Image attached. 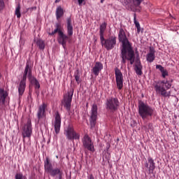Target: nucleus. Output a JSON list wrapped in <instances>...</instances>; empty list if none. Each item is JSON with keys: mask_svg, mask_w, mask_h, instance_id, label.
I'll return each mask as SVG.
<instances>
[{"mask_svg": "<svg viewBox=\"0 0 179 179\" xmlns=\"http://www.w3.org/2000/svg\"><path fill=\"white\" fill-rule=\"evenodd\" d=\"M118 39L120 43H122V44L120 54L122 64L125 65V64H127V61H129L130 64L134 65V62H135V52L127 37L125 31H124V29L122 28H120L119 31Z\"/></svg>", "mask_w": 179, "mask_h": 179, "instance_id": "nucleus-1", "label": "nucleus"}, {"mask_svg": "<svg viewBox=\"0 0 179 179\" xmlns=\"http://www.w3.org/2000/svg\"><path fill=\"white\" fill-rule=\"evenodd\" d=\"M66 29L68 35L64 34V32H59V35L57 37L59 44H61L64 50H66V43H68L69 37L73 36V26H72V20L71 17L67 18Z\"/></svg>", "mask_w": 179, "mask_h": 179, "instance_id": "nucleus-2", "label": "nucleus"}, {"mask_svg": "<svg viewBox=\"0 0 179 179\" xmlns=\"http://www.w3.org/2000/svg\"><path fill=\"white\" fill-rule=\"evenodd\" d=\"M155 92L162 94L163 97H170L171 92H167V90L171 87V83L169 80H159L153 84Z\"/></svg>", "mask_w": 179, "mask_h": 179, "instance_id": "nucleus-3", "label": "nucleus"}, {"mask_svg": "<svg viewBox=\"0 0 179 179\" xmlns=\"http://www.w3.org/2000/svg\"><path fill=\"white\" fill-rule=\"evenodd\" d=\"M33 75L31 74V66L27 62L26 63L25 69L22 74V80L20 82L18 86V93L20 96H23V93H24V90H26V80H27V78L29 79Z\"/></svg>", "mask_w": 179, "mask_h": 179, "instance_id": "nucleus-4", "label": "nucleus"}, {"mask_svg": "<svg viewBox=\"0 0 179 179\" xmlns=\"http://www.w3.org/2000/svg\"><path fill=\"white\" fill-rule=\"evenodd\" d=\"M155 113V109L150 106L141 101L138 103V114L142 120H146L148 117H152Z\"/></svg>", "mask_w": 179, "mask_h": 179, "instance_id": "nucleus-5", "label": "nucleus"}, {"mask_svg": "<svg viewBox=\"0 0 179 179\" xmlns=\"http://www.w3.org/2000/svg\"><path fill=\"white\" fill-rule=\"evenodd\" d=\"M44 167L45 173L50 174L51 177H57L58 176V179H62V170L59 168H55L52 166V164L50 162V159L46 158L44 162Z\"/></svg>", "mask_w": 179, "mask_h": 179, "instance_id": "nucleus-6", "label": "nucleus"}, {"mask_svg": "<svg viewBox=\"0 0 179 179\" xmlns=\"http://www.w3.org/2000/svg\"><path fill=\"white\" fill-rule=\"evenodd\" d=\"M121 2L127 10L139 12L141 10V3L143 2V0H121Z\"/></svg>", "mask_w": 179, "mask_h": 179, "instance_id": "nucleus-7", "label": "nucleus"}, {"mask_svg": "<svg viewBox=\"0 0 179 179\" xmlns=\"http://www.w3.org/2000/svg\"><path fill=\"white\" fill-rule=\"evenodd\" d=\"M101 43L106 50L108 51H110V50H113L114 47L117 45V37L116 36H110L107 39L104 38V36L102 38H100Z\"/></svg>", "mask_w": 179, "mask_h": 179, "instance_id": "nucleus-8", "label": "nucleus"}, {"mask_svg": "<svg viewBox=\"0 0 179 179\" xmlns=\"http://www.w3.org/2000/svg\"><path fill=\"white\" fill-rule=\"evenodd\" d=\"M120 107V101L118 98L111 97L106 100V110L110 113H115Z\"/></svg>", "mask_w": 179, "mask_h": 179, "instance_id": "nucleus-9", "label": "nucleus"}, {"mask_svg": "<svg viewBox=\"0 0 179 179\" xmlns=\"http://www.w3.org/2000/svg\"><path fill=\"white\" fill-rule=\"evenodd\" d=\"M72 97H73V90L70 88L67 92V94L64 95L62 104L64 108L67 111H71V106H72Z\"/></svg>", "mask_w": 179, "mask_h": 179, "instance_id": "nucleus-10", "label": "nucleus"}, {"mask_svg": "<svg viewBox=\"0 0 179 179\" xmlns=\"http://www.w3.org/2000/svg\"><path fill=\"white\" fill-rule=\"evenodd\" d=\"M64 134L66 136V138L69 141H75L80 139V136L79 134H78L76 131H75V129L73 128V126L71 124H69L66 129L64 130Z\"/></svg>", "mask_w": 179, "mask_h": 179, "instance_id": "nucleus-11", "label": "nucleus"}, {"mask_svg": "<svg viewBox=\"0 0 179 179\" xmlns=\"http://www.w3.org/2000/svg\"><path fill=\"white\" fill-rule=\"evenodd\" d=\"M115 76L116 80L117 87L119 90H122L124 87V76L121 72V70L118 68H115Z\"/></svg>", "mask_w": 179, "mask_h": 179, "instance_id": "nucleus-12", "label": "nucleus"}, {"mask_svg": "<svg viewBox=\"0 0 179 179\" xmlns=\"http://www.w3.org/2000/svg\"><path fill=\"white\" fill-rule=\"evenodd\" d=\"M33 134V127H31V120H29L22 127L23 138H31Z\"/></svg>", "mask_w": 179, "mask_h": 179, "instance_id": "nucleus-13", "label": "nucleus"}, {"mask_svg": "<svg viewBox=\"0 0 179 179\" xmlns=\"http://www.w3.org/2000/svg\"><path fill=\"white\" fill-rule=\"evenodd\" d=\"M55 134H58L61 131V114L59 112L56 111L55 113V121L53 123Z\"/></svg>", "mask_w": 179, "mask_h": 179, "instance_id": "nucleus-14", "label": "nucleus"}, {"mask_svg": "<svg viewBox=\"0 0 179 179\" xmlns=\"http://www.w3.org/2000/svg\"><path fill=\"white\" fill-rule=\"evenodd\" d=\"M145 167L148 169V171L150 174H153L155 171V169H156V163H155V160L151 157L148 158V162H145Z\"/></svg>", "mask_w": 179, "mask_h": 179, "instance_id": "nucleus-15", "label": "nucleus"}, {"mask_svg": "<svg viewBox=\"0 0 179 179\" xmlns=\"http://www.w3.org/2000/svg\"><path fill=\"white\" fill-rule=\"evenodd\" d=\"M9 94L5 89L0 88V110L3 107V106H6V99H8V96Z\"/></svg>", "mask_w": 179, "mask_h": 179, "instance_id": "nucleus-16", "label": "nucleus"}, {"mask_svg": "<svg viewBox=\"0 0 179 179\" xmlns=\"http://www.w3.org/2000/svg\"><path fill=\"white\" fill-rule=\"evenodd\" d=\"M47 108V104L43 103L39 106L38 111H37V118L38 120H43V118H45V109Z\"/></svg>", "mask_w": 179, "mask_h": 179, "instance_id": "nucleus-17", "label": "nucleus"}, {"mask_svg": "<svg viewBox=\"0 0 179 179\" xmlns=\"http://www.w3.org/2000/svg\"><path fill=\"white\" fill-rule=\"evenodd\" d=\"M97 120V105H93L92 108V115H91V127L96 125V121Z\"/></svg>", "mask_w": 179, "mask_h": 179, "instance_id": "nucleus-18", "label": "nucleus"}, {"mask_svg": "<svg viewBox=\"0 0 179 179\" xmlns=\"http://www.w3.org/2000/svg\"><path fill=\"white\" fill-rule=\"evenodd\" d=\"M103 69V64L100 62H96L94 66L92 68V73L96 76H99L100 71Z\"/></svg>", "mask_w": 179, "mask_h": 179, "instance_id": "nucleus-19", "label": "nucleus"}, {"mask_svg": "<svg viewBox=\"0 0 179 179\" xmlns=\"http://www.w3.org/2000/svg\"><path fill=\"white\" fill-rule=\"evenodd\" d=\"M156 50L153 48H150V52L146 55V60L148 62H153L155 61L156 56H155Z\"/></svg>", "mask_w": 179, "mask_h": 179, "instance_id": "nucleus-20", "label": "nucleus"}, {"mask_svg": "<svg viewBox=\"0 0 179 179\" xmlns=\"http://www.w3.org/2000/svg\"><path fill=\"white\" fill-rule=\"evenodd\" d=\"M134 71L139 76L142 75V64H141V60L139 59H136Z\"/></svg>", "mask_w": 179, "mask_h": 179, "instance_id": "nucleus-21", "label": "nucleus"}, {"mask_svg": "<svg viewBox=\"0 0 179 179\" xmlns=\"http://www.w3.org/2000/svg\"><path fill=\"white\" fill-rule=\"evenodd\" d=\"M83 143L85 149H87V150H90V137H89V135L85 134L84 136L83 139Z\"/></svg>", "mask_w": 179, "mask_h": 179, "instance_id": "nucleus-22", "label": "nucleus"}, {"mask_svg": "<svg viewBox=\"0 0 179 179\" xmlns=\"http://www.w3.org/2000/svg\"><path fill=\"white\" fill-rule=\"evenodd\" d=\"M63 16H64V9L61 6H59L56 9V19L59 20Z\"/></svg>", "mask_w": 179, "mask_h": 179, "instance_id": "nucleus-23", "label": "nucleus"}, {"mask_svg": "<svg viewBox=\"0 0 179 179\" xmlns=\"http://www.w3.org/2000/svg\"><path fill=\"white\" fill-rule=\"evenodd\" d=\"M29 80L30 83L34 86L35 89H40V83H38V80H37L36 78L32 76L29 79Z\"/></svg>", "mask_w": 179, "mask_h": 179, "instance_id": "nucleus-24", "label": "nucleus"}, {"mask_svg": "<svg viewBox=\"0 0 179 179\" xmlns=\"http://www.w3.org/2000/svg\"><path fill=\"white\" fill-rule=\"evenodd\" d=\"M107 27V24L104 22L100 26V38H103L104 37V31H106V29Z\"/></svg>", "mask_w": 179, "mask_h": 179, "instance_id": "nucleus-25", "label": "nucleus"}, {"mask_svg": "<svg viewBox=\"0 0 179 179\" xmlns=\"http://www.w3.org/2000/svg\"><path fill=\"white\" fill-rule=\"evenodd\" d=\"M134 24L137 29V33L139 34L141 33V24H139V22L136 20V13L134 14Z\"/></svg>", "mask_w": 179, "mask_h": 179, "instance_id": "nucleus-26", "label": "nucleus"}, {"mask_svg": "<svg viewBox=\"0 0 179 179\" xmlns=\"http://www.w3.org/2000/svg\"><path fill=\"white\" fill-rule=\"evenodd\" d=\"M36 44L38 46L39 50H44V48H45V44L44 43V41L41 39L38 40Z\"/></svg>", "mask_w": 179, "mask_h": 179, "instance_id": "nucleus-27", "label": "nucleus"}, {"mask_svg": "<svg viewBox=\"0 0 179 179\" xmlns=\"http://www.w3.org/2000/svg\"><path fill=\"white\" fill-rule=\"evenodd\" d=\"M74 77L76 79V81L79 85L80 83V73H79V70H76L74 73Z\"/></svg>", "mask_w": 179, "mask_h": 179, "instance_id": "nucleus-28", "label": "nucleus"}, {"mask_svg": "<svg viewBox=\"0 0 179 179\" xmlns=\"http://www.w3.org/2000/svg\"><path fill=\"white\" fill-rule=\"evenodd\" d=\"M15 15L17 16L18 19H20V16L22 14L20 13V4H18L15 10Z\"/></svg>", "mask_w": 179, "mask_h": 179, "instance_id": "nucleus-29", "label": "nucleus"}, {"mask_svg": "<svg viewBox=\"0 0 179 179\" xmlns=\"http://www.w3.org/2000/svg\"><path fill=\"white\" fill-rule=\"evenodd\" d=\"M60 32H63L62 30H59L58 29H55L51 33H49L50 36H54V34H56V33H58V36L59 35Z\"/></svg>", "mask_w": 179, "mask_h": 179, "instance_id": "nucleus-30", "label": "nucleus"}, {"mask_svg": "<svg viewBox=\"0 0 179 179\" xmlns=\"http://www.w3.org/2000/svg\"><path fill=\"white\" fill-rule=\"evenodd\" d=\"M15 179H27L26 176H23L22 173H17L15 175Z\"/></svg>", "mask_w": 179, "mask_h": 179, "instance_id": "nucleus-31", "label": "nucleus"}, {"mask_svg": "<svg viewBox=\"0 0 179 179\" xmlns=\"http://www.w3.org/2000/svg\"><path fill=\"white\" fill-rule=\"evenodd\" d=\"M161 73H162V78H166V76H169V72L165 69H164V70L161 71Z\"/></svg>", "mask_w": 179, "mask_h": 179, "instance_id": "nucleus-32", "label": "nucleus"}, {"mask_svg": "<svg viewBox=\"0 0 179 179\" xmlns=\"http://www.w3.org/2000/svg\"><path fill=\"white\" fill-rule=\"evenodd\" d=\"M3 8H5V2L3 0H0V10H3Z\"/></svg>", "mask_w": 179, "mask_h": 179, "instance_id": "nucleus-33", "label": "nucleus"}, {"mask_svg": "<svg viewBox=\"0 0 179 179\" xmlns=\"http://www.w3.org/2000/svg\"><path fill=\"white\" fill-rule=\"evenodd\" d=\"M156 69H159L160 71V72L163 71V70H164V67H163V66L160 65V64H157L156 66Z\"/></svg>", "mask_w": 179, "mask_h": 179, "instance_id": "nucleus-34", "label": "nucleus"}, {"mask_svg": "<svg viewBox=\"0 0 179 179\" xmlns=\"http://www.w3.org/2000/svg\"><path fill=\"white\" fill-rule=\"evenodd\" d=\"M37 10L36 6H34V7H31V8H27L28 12H33V10Z\"/></svg>", "mask_w": 179, "mask_h": 179, "instance_id": "nucleus-35", "label": "nucleus"}, {"mask_svg": "<svg viewBox=\"0 0 179 179\" xmlns=\"http://www.w3.org/2000/svg\"><path fill=\"white\" fill-rule=\"evenodd\" d=\"M55 29H57V30H61V23L57 22L55 25Z\"/></svg>", "mask_w": 179, "mask_h": 179, "instance_id": "nucleus-36", "label": "nucleus"}, {"mask_svg": "<svg viewBox=\"0 0 179 179\" xmlns=\"http://www.w3.org/2000/svg\"><path fill=\"white\" fill-rule=\"evenodd\" d=\"M78 5L82 6V5H85V0H78Z\"/></svg>", "mask_w": 179, "mask_h": 179, "instance_id": "nucleus-37", "label": "nucleus"}, {"mask_svg": "<svg viewBox=\"0 0 179 179\" xmlns=\"http://www.w3.org/2000/svg\"><path fill=\"white\" fill-rule=\"evenodd\" d=\"M90 152H94V146L92 144V141H90Z\"/></svg>", "mask_w": 179, "mask_h": 179, "instance_id": "nucleus-38", "label": "nucleus"}, {"mask_svg": "<svg viewBox=\"0 0 179 179\" xmlns=\"http://www.w3.org/2000/svg\"><path fill=\"white\" fill-rule=\"evenodd\" d=\"M20 45H23V44H24V42L23 41V39H22V38H20Z\"/></svg>", "mask_w": 179, "mask_h": 179, "instance_id": "nucleus-39", "label": "nucleus"}, {"mask_svg": "<svg viewBox=\"0 0 179 179\" xmlns=\"http://www.w3.org/2000/svg\"><path fill=\"white\" fill-rule=\"evenodd\" d=\"M59 2H61V0H55V3H59Z\"/></svg>", "mask_w": 179, "mask_h": 179, "instance_id": "nucleus-40", "label": "nucleus"}, {"mask_svg": "<svg viewBox=\"0 0 179 179\" xmlns=\"http://www.w3.org/2000/svg\"><path fill=\"white\" fill-rule=\"evenodd\" d=\"M104 2V0H101V3H103Z\"/></svg>", "mask_w": 179, "mask_h": 179, "instance_id": "nucleus-41", "label": "nucleus"}, {"mask_svg": "<svg viewBox=\"0 0 179 179\" xmlns=\"http://www.w3.org/2000/svg\"><path fill=\"white\" fill-rule=\"evenodd\" d=\"M87 107H89V103H87Z\"/></svg>", "mask_w": 179, "mask_h": 179, "instance_id": "nucleus-42", "label": "nucleus"}, {"mask_svg": "<svg viewBox=\"0 0 179 179\" xmlns=\"http://www.w3.org/2000/svg\"><path fill=\"white\" fill-rule=\"evenodd\" d=\"M0 78H1V73H0Z\"/></svg>", "mask_w": 179, "mask_h": 179, "instance_id": "nucleus-43", "label": "nucleus"}, {"mask_svg": "<svg viewBox=\"0 0 179 179\" xmlns=\"http://www.w3.org/2000/svg\"><path fill=\"white\" fill-rule=\"evenodd\" d=\"M90 179H92V177H90Z\"/></svg>", "mask_w": 179, "mask_h": 179, "instance_id": "nucleus-44", "label": "nucleus"}]
</instances>
